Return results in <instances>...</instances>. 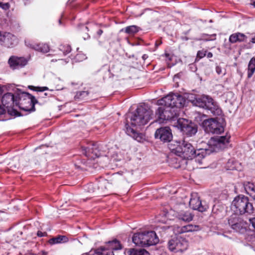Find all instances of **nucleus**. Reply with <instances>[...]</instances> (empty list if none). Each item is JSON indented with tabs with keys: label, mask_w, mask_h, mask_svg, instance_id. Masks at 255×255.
Listing matches in <instances>:
<instances>
[{
	"label": "nucleus",
	"mask_w": 255,
	"mask_h": 255,
	"mask_svg": "<svg viewBox=\"0 0 255 255\" xmlns=\"http://www.w3.org/2000/svg\"><path fill=\"white\" fill-rule=\"evenodd\" d=\"M153 112L147 105L138 107L130 117V122L133 127H140L146 124L152 118Z\"/></svg>",
	"instance_id": "1"
},
{
	"label": "nucleus",
	"mask_w": 255,
	"mask_h": 255,
	"mask_svg": "<svg viewBox=\"0 0 255 255\" xmlns=\"http://www.w3.org/2000/svg\"><path fill=\"white\" fill-rule=\"evenodd\" d=\"M172 152L183 158L192 159L196 154V149L188 141L183 140L182 142H175V144H169Z\"/></svg>",
	"instance_id": "2"
},
{
	"label": "nucleus",
	"mask_w": 255,
	"mask_h": 255,
	"mask_svg": "<svg viewBox=\"0 0 255 255\" xmlns=\"http://www.w3.org/2000/svg\"><path fill=\"white\" fill-rule=\"evenodd\" d=\"M231 208L235 215H251L254 213L253 204L250 202L248 197L239 195L235 198L232 202Z\"/></svg>",
	"instance_id": "3"
},
{
	"label": "nucleus",
	"mask_w": 255,
	"mask_h": 255,
	"mask_svg": "<svg viewBox=\"0 0 255 255\" xmlns=\"http://www.w3.org/2000/svg\"><path fill=\"white\" fill-rule=\"evenodd\" d=\"M192 103L196 106L210 111L215 116H220L222 113L217 102L209 96L202 95L197 97L193 100Z\"/></svg>",
	"instance_id": "4"
},
{
	"label": "nucleus",
	"mask_w": 255,
	"mask_h": 255,
	"mask_svg": "<svg viewBox=\"0 0 255 255\" xmlns=\"http://www.w3.org/2000/svg\"><path fill=\"white\" fill-rule=\"evenodd\" d=\"M132 239L135 245L141 247L154 245L159 242V239L154 231L136 233L133 234Z\"/></svg>",
	"instance_id": "5"
},
{
	"label": "nucleus",
	"mask_w": 255,
	"mask_h": 255,
	"mask_svg": "<svg viewBox=\"0 0 255 255\" xmlns=\"http://www.w3.org/2000/svg\"><path fill=\"white\" fill-rule=\"evenodd\" d=\"M179 110L176 107L161 106L156 112L158 121L161 123L165 121L173 119L179 116Z\"/></svg>",
	"instance_id": "6"
},
{
	"label": "nucleus",
	"mask_w": 255,
	"mask_h": 255,
	"mask_svg": "<svg viewBox=\"0 0 255 255\" xmlns=\"http://www.w3.org/2000/svg\"><path fill=\"white\" fill-rule=\"evenodd\" d=\"M184 102L185 100L181 95L170 94L158 100L157 104L161 106L176 107L179 110L180 108L183 106Z\"/></svg>",
	"instance_id": "7"
},
{
	"label": "nucleus",
	"mask_w": 255,
	"mask_h": 255,
	"mask_svg": "<svg viewBox=\"0 0 255 255\" xmlns=\"http://www.w3.org/2000/svg\"><path fill=\"white\" fill-rule=\"evenodd\" d=\"M39 104L35 97L27 93H23L20 97L19 106L25 111L33 112L35 110V105Z\"/></svg>",
	"instance_id": "8"
},
{
	"label": "nucleus",
	"mask_w": 255,
	"mask_h": 255,
	"mask_svg": "<svg viewBox=\"0 0 255 255\" xmlns=\"http://www.w3.org/2000/svg\"><path fill=\"white\" fill-rule=\"evenodd\" d=\"M167 247L171 252L182 253L187 249L188 244L185 239L182 237H174L168 241Z\"/></svg>",
	"instance_id": "9"
},
{
	"label": "nucleus",
	"mask_w": 255,
	"mask_h": 255,
	"mask_svg": "<svg viewBox=\"0 0 255 255\" xmlns=\"http://www.w3.org/2000/svg\"><path fill=\"white\" fill-rule=\"evenodd\" d=\"M176 126L184 134L189 136L194 135L197 131L196 125L185 119H179Z\"/></svg>",
	"instance_id": "10"
},
{
	"label": "nucleus",
	"mask_w": 255,
	"mask_h": 255,
	"mask_svg": "<svg viewBox=\"0 0 255 255\" xmlns=\"http://www.w3.org/2000/svg\"><path fill=\"white\" fill-rule=\"evenodd\" d=\"M228 224L236 232L244 233L246 231L247 223L237 215H232L228 219Z\"/></svg>",
	"instance_id": "11"
},
{
	"label": "nucleus",
	"mask_w": 255,
	"mask_h": 255,
	"mask_svg": "<svg viewBox=\"0 0 255 255\" xmlns=\"http://www.w3.org/2000/svg\"><path fill=\"white\" fill-rule=\"evenodd\" d=\"M1 103L3 106L7 110V113L11 115L17 116L19 113L13 109L14 99V96L10 93L5 94L1 98Z\"/></svg>",
	"instance_id": "12"
},
{
	"label": "nucleus",
	"mask_w": 255,
	"mask_h": 255,
	"mask_svg": "<svg viewBox=\"0 0 255 255\" xmlns=\"http://www.w3.org/2000/svg\"><path fill=\"white\" fill-rule=\"evenodd\" d=\"M203 124L207 132L219 134L224 131L223 127L215 119L206 120Z\"/></svg>",
	"instance_id": "13"
},
{
	"label": "nucleus",
	"mask_w": 255,
	"mask_h": 255,
	"mask_svg": "<svg viewBox=\"0 0 255 255\" xmlns=\"http://www.w3.org/2000/svg\"><path fill=\"white\" fill-rule=\"evenodd\" d=\"M189 206L193 210H196L201 212L206 211L209 208L208 205L202 203L196 193L191 194Z\"/></svg>",
	"instance_id": "14"
},
{
	"label": "nucleus",
	"mask_w": 255,
	"mask_h": 255,
	"mask_svg": "<svg viewBox=\"0 0 255 255\" xmlns=\"http://www.w3.org/2000/svg\"><path fill=\"white\" fill-rule=\"evenodd\" d=\"M155 137L160 139L163 142H169L172 138V134L168 127H162L157 129L155 132Z\"/></svg>",
	"instance_id": "15"
},
{
	"label": "nucleus",
	"mask_w": 255,
	"mask_h": 255,
	"mask_svg": "<svg viewBox=\"0 0 255 255\" xmlns=\"http://www.w3.org/2000/svg\"><path fill=\"white\" fill-rule=\"evenodd\" d=\"M122 249V245L120 242L117 240L109 241L103 247H101L96 250L97 254H102V252L109 250V252H113L114 250H118Z\"/></svg>",
	"instance_id": "16"
},
{
	"label": "nucleus",
	"mask_w": 255,
	"mask_h": 255,
	"mask_svg": "<svg viewBox=\"0 0 255 255\" xmlns=\"http://www.w3.org/2000/svg\"><path fill=\"white\" fill-rule=\"evenodd\" d=\"M27 60L23 57L11 56L8 60L10 67L13 69L22 68L27 64Z\"/></svg>",
	"instance_id": "17"
},
{
	"label": "nucleus",
	"mask_w": 255,
	"mask_h": 255,
	"mask_svg": "<svg viewBox=\"0 0 255 255\" xmlns=\"http://www.w3.org/2000/svg\"><path fill=\"white\" fill-rule=\"evenodd\" d=\"M17 38L13 34L9 32H4L1 45L5 47H10L16 44Z\"/></svg>",
	"instance_id": "18"
},
{
	"label": "nucleus",
	"mask_w": 255,
	"mask_h": 255,
	"mask_svg": "<svg viewBox=\"0 0 255 255\" xmlns=\"http://www.w3.org/2000/svg\"><path fill=\"white\" fill-rule=\"evenodd\" d=\"M26 46L42 53H47L49 51V46L45 43H36L29 40H25Z\"/></svg>",
	"instance_id": "19"
},
{
	"label": "nucleus",
	"mask_w": 255,
	"mask_h": 255,
	"mask_svg": "<svg viewBox=\"0 0 255 255\" xmlns=\"http://www.w3.org/2000/svg\"><path fill=\"white\" fill-rule=\"evenodd\" d=\"M230 136H219L212 137L211 139V143L218 148H223L225 144L229 142Z\"/></svg>",
	"instance_id": "20"
},
{
	"label": "nucleus",
	"mask_w": 255,
	"mask_h": 255,
	"mask_svg": "<svg viewBox=\"0 0 255 255\" xmlns=\"http://www.w3.org/2000/svg\"><path fill=\"white\" fill-rule=\"evenodd\" d=\"M82 148L83 150L84 151L83 153L86 156H90V153H93L96 156H98L99 155L98 146L97 143L91 142L88 144L87 146H84Z\"/></svg>",
	"instance_id": "21"
},
{
	"label": "nucleus",
	"mask_w": 255,
	"mask_h": 255,
	"mask_svg": "<svg viewBox=\"0 0 255 255\" xmlns=\"http://www.w3.org/2000/svg\"><path fill=\"white\" fill-rule=\"evenodd\" d=\"M247 38V36L244 34L240 32H237L231 34L229 40L231 43H235L238 42H241L245 41Z\"/></svg>",
	"instance_id": "22"
},
{
	"label": "nucleus",
	"mask_w": 255,
	"mask_h": 255,
	"mask_svg": "<svg viewBox=\"0 0 255 255\" xmlns=\"http://www.w3.org/2000/svg\"><path fill=\"white\" fill-rule=\"evenodd\" d=\"M140 29V27L133 25L127 26L125 28H122L121 29L120 32H124L129 35H133L138 32Z\"/></svg>",
	"instance_id": "23"
},
{
	"label": "nucleus",
	"mask_w": 255,
	"mask_h": 255,
	"mask_svg": "<svg viewBox=\"0 0 255 255\" xmlns=\"http://www.w3.org/2000/svg\"><path fill=\"white\" fill-rule=\"evenodd\" d=\"M245 189L246 193L255 200V184L248 182L245 184Z\"/></svg>",
	"instance_id": "24"
},
{
	"label": "nucleus",
	"mask_w": 255,
	"mask_h": 255,
	"mask_svg": "<svg viewBox=\"0 0 255 255\" xmlns=\"http://www.w3.org/2000/svg\"><path fill=\"white\" fill-rule=\"evenodd\" d=\"M193 216L188 211H181L178 214L179 219L186 221L190 222L192 220Z\"/></svg>",
	"instance_id": "25"
},
{
	"label": "nucleus",
	"mask_w": 255,
	"mask_h": 255,
	"mask_svg": "<svg viewBox=\"0 0 255 255\" xmlns=\"http://www.w3.org/2000/svg\"><path fill=\"white\" fill-rule=\"evenodd\" d=\"M127 255H148V253L144 249H129L126 250Z\"/></svg>",
	"instance_id": "26"
},
{
	"label": "nucleus",
	"mask_w": 255,
	"mask_h": 255,
	"mask_svg": "<svg viewBox=\"0 0 255 255\" xmlns=\"http://www.w3.org/2000/svg\"><path fill=\"white\" fill-rule=\"evenodd\" d=\"M127 132L130 136H132L137 141L140 142L142 140V136L140 133H137L133 128L130 127H127Z\"/></svg>",
	"instance_id": "27"
},
{
	"label": "nucleus",
	"mask_w": 255,
	"mask_h": 255,
	"mask_svg": "<svg viewBox=\"0 0 255 255\" xmlns=\"http://www.w3.org/2000/svg\"><path fill=\"white\" fill-rule=\"evenodd\" d=\"M68 239L67 237L65 236H58L55 238L50 239L48 243L51 245H54L56 244L64 243L68 242Z\"/></svg>",
	"instance_id": "28"
},
{
	"label": "nucleus",
	"mask_w": 255,
	"mask_h": 255,
	"mask_svg": "<svg viewBox=\"0 0 255 255\" xmlns=\"http://www.w3.org/2000/svg\"><path fill=\"white\" fill-rule=\"evenodd\" d=\"M207 154V151L204 149H199L196 150V154H195V157L196 160L199 163H201V160L203 159Z\"/></svg>",
	"instance_id": "29"
},
{
	"label": "nucleus",
	"mask_w": 255,
	"mask_h": 255,
	"mask_svg": "<svg viewBox=\"0 0 255 255\" xmlns=\"http://www.w3.org/2000/svg\"><path fill=\"white\" fill-rule=\"evenodd\" d=\"M255 71V58H252L248 65V78H251Z\"/></svg>",
	"instance_id": "30"
},
{
	"label": "nucleus",
	"mask_w": 255,
	"mask_h": 255,
	"mask_svg": "<svg viewBox=\"0 0 255 255\" xmlns=\"http://www.w3.org/2000/svg\"><path fill=\"white\" fill-rule=\"evenodd\" d=\"M199 227L197 226H193L192 225H188L182 228V232H193L197 231Z\"/></svg>",
	"instance_id": "31"
},
{
	"label": "nucleus",
	"mask_w": 255,
	"mask_h": 255,
	"mask_svg": "<svg viewBox=\"0 0 255 255\" xmlns=\"http://www.w3.org/2000/svg\"><path fill=\"white\" fill-rule=\"evenodd\" d=\"M60 50L63 52L64 55H66L71 52V48L69 45H60Z\"/></svg>",
	"instance_id": "32"
},
{
	"label": "nucleus",
	"mask_w": 255,
	"mask_h": 255,
	"mask_svg": "<svg viewBox=\"0 0 255 255\" xmlns=\"http://www.w3.org/2000/svg\"><path fill=\"white\" fill-rule=\"evenodd\" d=\"M82 31L83 32V33L82 34V36L84 39H87L89 38V36L88 34L86 32L88 31V28L87 26H83L82 27Z\"/></svg>",
	"instance_id": "33"
},
{
	"label": "nucleus",
	"mask_w": 255,
	"mask_h": 255,
	"mask_svg": "<svg viewBox=\"0 0 255 255\" xmlns=\"http://www.w3.org/2000/svg\"><path fill=\"white\" fill-rule=\"evenodd\" d=\"M109 184V182L106 180H103L99 183L98 187L101 189H107L108 188L107 185Z\"/></svg>",
	"instance_id": "34"
},
{
	"label": "nucleus",
	"mask_w": 255,
	"mask_h": 255,
	"mask_svg": "<svg viewBox=\"0 0 255 255\" xmlns=\"http://www.w3.org/2000/svg\"><path fill=\"white\" fill-rule=\"evenodd\" d=\"M156 220L158 222H161V223H166L167 221V218H166V216L165 214L163 216H162L161 218L160 216H158L156 217Z\"/></svg>",
	"instance_id": "35"
},
{
	"label": "nucleus",
	"mask_w": 255,
	"mask_h": 255,
	"mask_svg": "<svg viewBox=\"0 0 255 255\" xmlns=\"http://www.w3.org/2000/svg\"><path fill=\"white\" fill-rule=\"evenodd\" d=\"M88 95L89 92L88 91H81L77 94V96L81 97V98H85L88 96Z\"/></svg>",
	"instance_id": "36"
},
{
	"label": "nucleus",
	"mask_w": 255,
	"mask_h": 255,
	"mask_svg": "<svg viewBox=\"0 0 255 255\" xmlns=\"http://www.w3.org/2000/svg\"><path fill=\"white\" fill-rule=\"evenodd\" d=\"M9 4L8 2L3 3L0 2V8L4 10H6L9 8Z\"/></svg>",
	"instance_id": "37"
},
{
	"label": "nucleus",
	"mask_w": 255,
	"mask_h": 255,
	"mask_svg": "<svg viewBox=\"0 0 255 255\" xmlns=\"http://www.w3.org/2000/svg\"><path fill=\"white\" fill-rule=\"evenodd\" d=\"M33 90L37 92H43L48 90L47 87H33Z\"/></svg>",
	"instance_id": "38"
},
{
	"label": "nucleus",
	"mask_w": 255,
	"mask_h": 255,
	"mask_svg": "<svg viewBox=\"0 0 255 255\" xmlns=\"http://www.w3.org/2000/svg\"><path fill=\"white\" fill-rule=\"evenodd\" d=\"M86 58V56L83 54H77L75 56L76 60L79 61L85 59Z\"/></svg>",
	"instance_id": "39"
},
{
	"label": "nucleus",
	"mask_w": 255,
	"mask_h": 255,
	"mask_svg": "<svg viewBox=\"0 0 255 255\" xmlns=\"http://www.w3.org/2000/svg\"><path fill=\"white\" fill-rule=\"evenodd\" d=\"M206 51L203 50L199 51L197 53V57H199V58H202L204 57L206 55Z\"/></svg>",
	"instance_id": "40"
},
{
	"label": "nucleus",
	"mask_w": 255,
	"mask_h": 255,
	"mask_svg": "<svg viewBox=\"0 0 255 255\" xmlns=\"http://www.w3.org/2000/svg\"><path fill=\"white\" fill-rule=\"evenodd\" d=\"M6 111V109L3 106H0V115L4 114Z\"/></svg>",
	"instance_id": "41"
},
{
	"label": "nucleus",
	"mask_w": 255,
	"mask_h": 255,
	"mask_svg": "<svg viewBox=\"0 0 255 255\" xmlns=\"http://www.w3.org/2000/svg\"><path fill=\"white\" fill-rule=\"evenodd\" d=\"M216 71L218 74H221L222 73V68L219 66H217L216 67Z\"/></svg>",
	"instance_id": "42"
},
{
	"label": "nucleus",
	"mask_w": 255,
	"mask_h": 255,
	"mask_svg": "<svg viewBox=\"0 0 255 255\" xmlns=\"http://www.w3.org/2000/svg\"><path fill=\"white\" fill-rule=\"evenodd\" d=\"M212 212L214 214H218V209L216 205H214L212 208Z\"/></svg>",
	"instance_id": "43"
},
{
	"label": "nucleus",
	"mask_w": 255,
	"mask_h": 255,
	"mask_svg": "<svg viewBox=\"0 0 255 255\" xmlns=\"http://www.w3.org/2000/svg\"><path fill=\"white\" fill-rule=\"evenodd\" d=\"M46 234V233L45 232L44 233H43L41 231H38L37 233V235L38 237H43Z\"/></svg>",
	"instance_id": "44"
},
{
	"label": "nucleus",
	"mask_w": 255,
	"mask_h": 255,
	"mask_svg": "<svg viewBox=\"0 0 255 255\" xmlns=\"http://www.w3.org/2000/svg\"><path fill=\"white\" fill-rule=\"evenodd\" d=\"M88 192H94L95 190L93 189V185L90 184L88 186Z\"/></svg>",
	"instance_id": "45"
},
{
	"label": "nucleus",
	"mask_w": 255,
	"mask_h": 255,
	"mask_svg": "<svg viewBox=\"0 0 255 255\" xmlns=\"http://www.w3.org/2000/svg\"><path fill=\"white\" fill-rule=\"evenodd\" d=\"M250 221L251 223L252 224L253 227L255 230V218L250 219Z\"/></svg>",
	"instance_id": "46"
},
{
	"label": "nucleus",
	"mask_w": 255,
	"mask_h": 255,
	"mask_svg": "<svg viewBox=\"0 0 255 255\" xmlns=\"http://www.w3.org/2000/svg\"><path fill=\"white\" fill-rule=\"evenodd\" d=\"M3 35H4V32L2 33V32H0V44H1Z\"/></svg>",
	"instance_id": "47"
},
{
	"label": "nucleus",
	"mask_w": 255,
	"mask_h": 255,
	"mask_svg": "<svg viewBox=\"0 0 255 255\" xmlns=\"http://www.w3.org/2000/svg\"><path fill=\"white\" fill-rule=\"evenodd\" d=\"M102 254L103 255H115L113 252H108L105 254V253H102Z\"/></svg>",
	"instance_id": "48"
},
{
	"label": "nucleus",
	"mask_w": 255,
	"mask_h": 255,
	"mask_svg": "<svg viewBox=\"0 0 255 255\" xmlns=\"http://www.w3.org/2000/svg\"><path fill=\"white\" fill-rule=\"evenodd\" d=\"M207 56L208 58H211V57H213L212 53H211L210 52H208L207 53Z\"/></svg>",
	"instance_id": "49"
},
{
	"label": "nucleus",
	"mask_w": 255,
	"mask_h": 255,
	"mask_svg": "<svg viewBox=\"0 0 255 255\" xmlns=\"http://www.w3.org/2000/svg\"><path fill=\"white\" fill-rule=\"evenodd\" d=\"M103 31L102 29H99L98 31H97V34L100 36L102 33H103Z\"/></svg>",
	"instance_id": "50"
},
{
	"label": "nucleus",
	"mask_w": 255,
	"mask_h": 255,
	"mask_svg": "<svg viewBox=\"0 0 255 255\" xmlns=\"http://www.w3.org/2000/svg\"><path fill=\"white\" fill-rule=\"evenodd\" d=\"M252 43H255V37H252V39H251V41Z\"/></svg>",
	"instance_id": "51"
},
{
	"label": "nucleus",
	"mask_w": 255,
	"mask_h": 255,
	"mask_svg": "<svg viewBox=\"0 0 255 255\" xmlns=\"http://www.w3.org/2000/svg\"><path fill=\"white\" fill-rule=\"evenodd\" d=\"M147 56H146V55L144 54V55H143L142 56V58L144 59L146 58H147Z\"/></svg>",
	"instance_id": "52"
},
{
	"label": "nucleus",
	"mask_w": 255,
	"mask_h": 255,
	"mask_svg": "<svg viewBox=\"0 0 255 255\" xmlns=\"http://www.w3.org/2000/svg\"><path fill=\"white\" fill-rule=\"evenodd\" d=\"M57 60L56 59H53L51 60V62H54V61H57Z\"/></svg>",
	"instance_id": "53"
},
{
	"label": "nucleus",
	"mask_w": 255,
	"mask_h": 255,
	"mask_svg": "<svg viewBox=\"0 0 255 255\" xmlns=\"http://www.w3.org/2000/svg\"><path fill=\"white\" fill-rule=\"evenodd\" d=\"M40 97H41V98H44V97H45V96H44V95H41V96H39L38 97V98H39Z\"/></svg>",
	"instance_id": "54"
},
{
	"label": "nucleus",
	"mask_w": 255,
	"mask_h": 255,
	"mask_svg": "<svg viewBox=\"0 0 255 255\" xmlns=\"http://www.w3.org/2000/svg\"><path fill=\"white\" fill-rule=\"evenodd\" d=\"M42 95H44L45 97L47 96V93H43L42 94Z\"/></svg>",
	"instance_id": "55"
},
{
	"label": "nucleus",
	"mask_w": 255,
	"mask_h": 255,
	"mask_svg": "<svg viewBox=\"0 0 255 255\" xmlns=\"http://www.w3.org/2000/svg\"><path fill=\"white\" fill-rule=\"evenodd\" d=\"M160 43H161V42H160L159 44H158V43H155V45H156V46H158Z\"/></svg>",
	"instance_id": "56"
},
{
	"label": "nucleus",
	"mask_w": 255,
	"mask_h": 255,
	"mask_svg": "<svg viewBox=\"0 0 255 255\" xmlns=\"http://www.w3.org/2000/svg\"><path fill=\"white\" fill-rule=\"evenodd\" d=\"M160 43H161V42H160L159 44H158V43H155V45H156V46H158Z\"/></svg>",
	"instance_id": "57"
},
{
	"label": "nucleus",
	"mask_w": 255,
	"mask_h": 255,
	"mask_svg": "<svg viewBox=\"0 0 255 255\" xmlns=\"http://www.w3.org/2000/svg\"><path fill=\"white\" fill-rule=\"evenodd\" d=\"M253 5L255 7V1L253 2Z\"/></svg>",
	"instance_id": "58"
},
{
	"label": "nucleus",
	"mask_w": 255,
	"mask_h": 255,
	"mask_svg": "<svg viewBox=\"0 0 255 255\" xmlns=\"http://www.w3.org/2000/svg\"><path fill=\"white\" fill-rule=\"evenodd\" d=\"M216 36V35L215 34H213V35H212V36H213V37H215Z\"/></svg>",
	"instance_id": "59"
},
{
	"label": "nucleus",
	"mask_w": 255,
	"mask_h": 255,
	"mask_svg": "<svg viewBox=\"0 0 255 255\" xmlns=\"http://www.w3.org/2000/svg\"><path fill=\"white\" fill-rule=\"evenodd\" d=\"M82 255H89L88 254H87V253H86V254H83Z\"/></svg>",
	"instance_id": "60"
},
{
	"label": "nucleus",
	"mask_w": 255,
	"mask_h": 255,
	"mask_svg": "<svg viewBox=\"0 0 255 255\" xmlns=\"http://www.w3.org/2000/svg\"><path fill=\"white\" fill-rule=\"evenodd\" d=\"M59 22L60 24L61 23V19L59 20Z\"/></svg>",
	"instance_id": "61"
}]
</instances>
